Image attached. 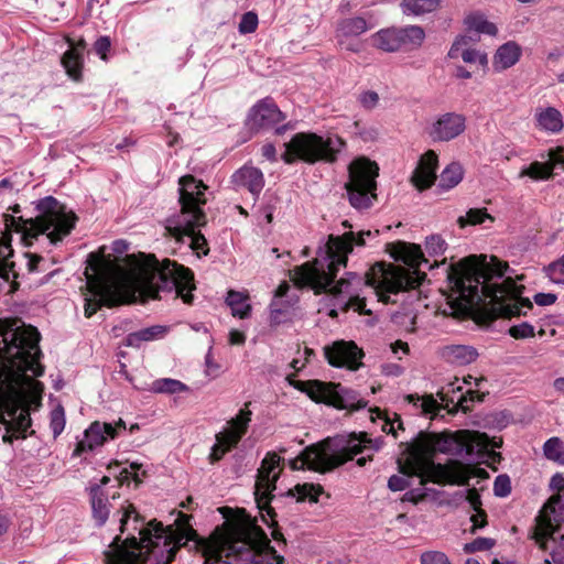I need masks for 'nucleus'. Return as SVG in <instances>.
Listing matches in <instances>:
<instances>
[{
  "mask_svg": "<svg viewBox=\"0 0 564 564\" xmlns=\"http://www.w3.org/2000/svg\"><path fill=\"white\" fill-rule=\"evenodd\" d=\"M40 333L18 318L0 319V423L4 443L25 437L31 410L42 399Z\"/></svg>",
  "mask_w": 564,
  "mask_h": 564,
  "instance_id": "1",
  "label": "nucleus"
},
{
  "mask_svg": "<svg viewBox=\"0 0 564 564\" xmlns=\"http://www.w3.org/2000/svg\"><path fill=\"white\" fill-rule=\"evenodd\" d=\"M85 269L89 297L85 301V316H93L100 306H113L122 300L126 284L148 299H161V292L175 293L184 303L193 301L195 290L194 276L189 269L165 259L154 257L138 264L129 273L106 261L102 257L90 253Z\"/></svg>",
  "mask_w": 564,
  "mask_h": 564,
  "instance_id": "2",
  "label": "nucleus"
},
{
  "mask_svg": "<svg viewBox=\"0 0 564 564\" xmlns=\"http://www.w3.org/2000/svg\"><path fill=\"white\" fill-rule=\"evenodd\" d=\"M85 269L89 297L85 301V316H93L100 306H113L122 300L126 284L148 299H161V292L175 293L184 303L193 301L195 290L194 276L189 269L165 259L154 257L138 264L129 273L106 261L102 257L90 253Z\"/></svg>",
  "mask_w": 564,
  "mask_h": 564,
  "instance_id": "3",
  "label": "nucleus"
},
{
  "mask_svg": "<svg viewBox=\"0 0 564 564\" xmlns=\"http://www.w3.org/2000/svg\"><path fill=\"white\" fill-rule=\"evenodd\" d=\"M512 273L506 262L494 256L465 258L448 267V301L459 310L488 302L497 317L529 316L534 307L530 299L522 296L525 288L520 282L524 276Z\"/></svg>",
  "mask_w": 564,
  "mask_h": 564,
  "instance_id": "4",
  "label": "nucleus"
},
{
  "mask_svg": "<svg viewBox=\"0 0 564 564\" xmlns=\"http://www.w3.org/2000/svg\"><path fill=\"white\" fill-rule=\"evenodd\" d=\"M155 533L169 536L175 544L173 557L181 546L194 542L204 560V564H283L284 560L270 545L267 533L258 527L225 522L217 527L208 539H202L188 523L176 529L164 528L162 523L149 522Z\"/></svg>",
  "mask_w": 564,
  "mask_h": 564,
  "instance_id": "5",
  "label": "nucleus"
},
{
  "mask_svg": "<svg viewBox=\"0 0 564 564\" xmlns=\"http://www.w3.org/2000/svg\"><path fill=\"white\" fill-rule=\"evenodd\" d=\"M391 257L408 268L394 264L377 263L366 278L357 273H347L330 290L334 297L333 305L341 311L354 310L360 314H371L366 306V293H372L378 301L395 303L399 293L419 284V271L423 263H427L417 245L397 242L391 246Z\"/></svg>",
  "mask_w": 564,
  "mask_h": 564,
  "instance_id": "6",
  "label": "nucleus"
},
{
  "mask_svg": "<svg viewBox=\"0 0 564 564\" xmlns=\"http://www.w3.org/2000/svg\"><path fill=\"white\" fill-rule=\"evenodd\" d=\"M485 434L459 430L455 432H420L413 442L408 443L406 454L399 459L400 471L405 476H416L421 482L463 485L468 480L464 466L444 467L435 465L432 457L436 453L454 456L471 455L476 445L482 443Z\"/></svg>",
  "mask_w": 564,
  "mask_h": 564,
  "instance_id": "7",
  "label": "nucleus"
},
{
  "mask_svg": "<svg viewBox=\"0 0 564 564\" xmlns=\"http://www.w3.org/2000/svg\"><path fill=\"white\" fill-rule=\"evenodd\" d=\"M121 532L130 531L124 541L117 536L104 552L106 564H169L173 560V544L169 536L153 533L132 505L123 508ZM154 532H156L154 530Z\"/></svg>",
  "mask_w": 564,
  "mask_h": 564,
  "instance_id": "8",
  "label": "nucleus"
},
{
  "mask_svg": "<svg viewBox=\"0 0 564 564\" xmlns=\"http://www.w3.org/2000/svg\"><path fill=\"white\" fill-rule=\"evenodd\" d=\"M35 218L23 219L4 215L6 230L19 235L25 247L39 245L42 248L55 246L74 229L77 217L73 210L53 196H46L36 204Z\"/></svg>",
  "mask_w": 564,
  "mask_h": 564,
  "instance_id": "9",
  "label": "nucleus"
},
{
  "mask_svg": "<svg viewBox=\"0 0 564 564\" xmlns=\"http://www.w3.org/2000/svg\"><path fill=\"white\" fill-rule=\"evenodd\" d=\"M378 230L345 232L341 236L330 235L326 243L319 247L317 257L313 262L296 267L292 273V281L299 288L310 286L316 293L330 286L337 272L347 264V256L354 247H364L369 238H375Z\"/></svg>",
  "mask_w": 564,
  "mask_h": 564,
  "instance_id": "10",
  "label": "nucleus"
},
{
  "mask_svg": "<svg viewBox=\"0 0 564 564\" xmlns=\"http://www.w3.org/2000/svg\"><path fill=\"white\" fill-rule=\"evenodd\" d=\"M382 442L368 438L366 433L337 435L324 442L305 448L301 455L290 460L292 469H311L315 471H327L352 459L358 454L377 452ZM371 454L357 459L359 466H364Z\"/></svg>",
  "mask_w": 564,
  "mask_h": 564,
  "instance_id": "11",
  "label": "nucleus"
},
{
  "mask_svg": "<svg viewBox=\"0 0 564 564\" xmlns=\"http://www.w3.org/2000/svg\"><path fill=\"white\" fill-rule=\"evenodd\" d=\"M181 210L166 219L165 229L180 243H188L194 251L207 253V241L199 228L206 224L203 206L206 204V186L192 175L180 178Z\"/></svg>",
  "mask_w": 564,
  "mask_h": 564,
  "instance_id": "12",
  "label": "nucleus"
},
{
  "mask_svg": "<svg viewBox=\"0 0 564 564\" xmlns=\"http://www.w3.org/2000/svg\"><path fill=\"white\" fill-rule=\"evenodd\" d=\"M285 151L282 155L285 163H293L302 160L307 163L317 161L334 162L337 154L343 150L345 142L335 134L325 138L312 132H301L293 135L290 142L285 143Z\"/></svg>",
  "mask_w": 564,
  "mask_h": 564,
  "instance_id": "13",
  "label": "nucleus"
},
{
  "mask_svg": "<svg viewBox=\"0 0 564 564\" xmlns=\"http://www.w3.org/2000/svg\"><path fill=\"white\" fill-rule=\"evenodd\" d=\"M536 520L538 540L549 551L543 564H564V496L554 498Z\"/></svg>",
  "mask_w": 564,
  "mask_h": 564,
  "instance_id": "14",
  "label": "nucleus"
},
{
  "mask_svg": "<svg viewBox=\"0 0 564 564\" xmlns=\"http://www.w3.org/2000/svg\"><path fill=\"white\" fill-rule=\"evenodd\" d=\"M346 189L350 204L358 209L368 208L375 198L379 167L367 158L355 159L348 166Z\"/></svg>",
  "mask_w": 564,
  "mask_h": 564,
  "instance_id": "15",
  "label": "nucleus"
},
{
  "mask_svg": "<svg viewBox=\"0 0 564 564\" xmlns=\"http://www.w3.org/2000/svg\"><path fill=\"white\" fill-rule=\"evenodd\" d=\"M290 383L318 403L333 405L337 409H361L366 406V402L358 398L356 391L340 383L319 380H291Z\"/></svg>",
  "mask_w": 564,
  "mask_h": 564,
  "instance_id": "16",
  "label": "nucleus"
},
{
  "mask_svg": "<svg viewBox=\"0 0 564 564\" xmlns=\"http://www.w3.org/2000/svg\"><path fill=\"white\" fill-rule=\"evenodd\" d=\"M280 462L281 457L278 454L269 453L258 469L254 498L262 519L267 524H269V521L262 511H267V514L272 518V509L269 507V502L272 498V492L276 488L275 482L280 474Z\"/></svg>",
  "mask_w": 564,
  "mask_h": 564,
  "instance_id": "17",
  "label": "nucleus"
},
{
  "mask_svg": "<svg viewBox=\"0 0 564 564\" xmlns=\"http://www.w3.org/2000/svg\"><path fill=\"white\" fill-rule=\"evenodd\" d=\"M482 382L484 379L471 376L462 380L455 378L454 381L442 387L438 395L447 405H453V408L467 412L476 401H482V395L479 393Z\"/></svg>",
  "mask_w": 564,
  "mask_h": 564,
  "instance_id": "18",
  "label": "nucleus"
},
{
  "mask_svg": "<svg viewBox=\"0 0 564 564\" xmlns=\"http://www.w3.org/2000/svg\"><path fill=\"white\" fill-rule=\"evenodd\" d=\"M124 430L126 423L121 419L116 423L95 421L85 430L83 437L77 442L73 455L80 456L86 452H93L109 440H115Z\"/></svg>",
  "mask_w": 564,
  "mask_h": 564,
  "instance_id": "19",
  "label": "nucleus"
},
{
  "mask_svg": "<svg viewBox=\"0 0 564 564\" xmlns=\"http://www.w3.org/2000/svg\"><path fill=\"white\" fill-rule=\"evenodd\" d=\"M285 120V115L278 108L275 102L265 98L257 102L249 111L248 124L252 130L274 128L275 134H283L292 128L290 123L278 126Z\"/></svg>",
  "mask_w": 564,
  "mask_h": 564,
  "instance_id": "20",
  "label": "nucleus"
},
{
  "mask_svg": "<svg viewBox=\"0 0 564 564\" xmlns=\"http://www.w3.org/2000/svg\"><path fill=\"white\" fill-rule=\"evenodd\" d=\"M324 352L330 366L349 370H357L364 357L362 350L351 340H336L325 346Z\"/></svg>",
  "mask_w": 564,
  "mask_h": 564,
  "instance_id": "21",
  "label": "nucleus"
},
{
  "mask_svg": "<svg viewBox=\"0 0 564 564\" xmlns=\"http://www.w3.org/2000/svg\"><path fill=\"white\" fill-rule=\"evenodd\" d=\"M372 25L362 17H350L337 22L335 39L337 44L352 53L360 52L361 47L354 39L366 33Z\"/></svg>",
  "mask_w": 564,
  "mask_h": 564,
  "instance_id": "22",
  "label": "nucleus"
},
{
  "mask_svg": "<svg viewBox=\"0 0 564 564\" xmlns=\"http://www.w3.org/2000/svg\"><path fill=\"white\" fill-rule=\"evenodd\" d=\"M291 288L286 282L279 285L270 304V324L281 325L292 321L295 315L297 296L289 294Z\"/></svg>",
  "mask_w": 564,
  "mask_h": 564,
  "instance_id": "23",
  "label": "nucleus"
},
{
  "mask_svg": "<svg viewBox=\"0 0 564 564\" xmlns=\"http://www.w3.org/2000/svg\"><path fill=\"white\" fill-rule=\"evenodd\" d=\"M466 129V119L457 112L440 115L429 128V135L434 141H451Z\"/></svg>",
  "mask_w": 564,
  "mask_h": 564,
  "instance_id": "24",
  "label": "nucleus"
},
{
  "mask_svg": "<svg viewBox=\"0 0 564 564\" xmlns=\"http://www.w3.org/2000/svg\"><path fill=\"white\" fill-rule=\"evenodd\" d=\"M557 169L564 171V147L550 150L547 162L535 161L523 167L520 172V177L528 176L534 181L547 180L552 172Z\"/></svg>",
  "mask_w": 564,
  "mask_h": 564,
  "instance_id": "25",
  "label": "nucleus"
},
{
  "mask_svg": "<svg viewBox=\"0 0 564 564\" xmlns=\"http://www.w3.org/2000/svg\"><path fill=\"white\" fill-rule=\"evenodd\" d=\"M533 126L545 134H560L564 130V116L556 107L538 106L533 112Z\"/></svg>",
  "mask_w": 564,
  "mask_h": 564,
  "instance_id": "26",
  "label": "nucleus"
},
{
  "mask_svg": "<svg viewBox=\"0 0 564 564\" xmlns=\"http://www.w3.org/2000/svg\"><path fill=\"white\" fill-rule=\"evenodd\" d=\"M109 480L108 476H104L99 481L91 480L88 487L93 519L98 527L104 525L110 514L108 495L102 489Z\"/></svg>",
  "mask_w": 564,
  "mask_h": 564,
  "instance_id": "27",
  "label": "nucleus"
},
{
  "mask_svg": "<svg viewBox=\"0 0 564 564\" xmlns=\"http://www.w3.org/2000/svg\"><path fill=\"white\" fill-rule=\"evenodd\" d=\"M437 154L427 151L420 160L413 175L412 182L419 189L429 188L436 180Z\"/></svg>",
  "mask_w": 564,
  "mask_h": 564,
  "instance_id": "28",
  "label": "nucleus"
},
{
  "mask_svg": "<svg viewBox=\"0 0 564 564\" xmlns=\"http://www.w3.org/2000/svg\"><path fill=\"white\" fill-rule=\"evenodd\" d=\"M231 180L237 188H247L253 196H258L264 186L261 170L251 165L240 167L232 174Z\"/></svg>",
  "mask_w": 564,
  "mask_h": 564,
  "instance_id": "29",
  "label": "nucleus"
},
{
  "mask_svg": "<svg viewBox=\"0 0 564 564\" xmlns=\"http://www.w3.org/2000/svg\"><path fill=\"white\" fill-rule=\"evenodd\" d=\"M252 412L246 408L241 409L235 417L228 422V427L220 432L227 441V446H236L246 434L251 422Z\"/></svg>",
  "mask_w": 564,
  "mask_h": 564,
  "instance_id": "30",
  "label": "nucleus"
},
{
  "mask_svg": "<svg viewBox=\"0 0 564 564\" xmlns=\"http://www.w3.org/2000/svg\"><path fill=\"white\" fill-rule=\"evenodd\" d=\"M521 55V46L514 41H508L497 48L492 57V66L497 72L508 69L519 62Z\"/></svg>",
  "mask_w": 564,
  "mask_h": 564,
  "instance_id": "31",
  "label": "nucleus"
},
{
  "mask_svg": "<svg viewBox=\"0 0 564 564\" xmlns=\"http://www.w3.org/2000/svg\"><path fill=\"white\" fill-rule=\"evenodd\" d=\"M463 24L470 35L479 39L481 34L495 36L498 33L496 24L488 21L487 17L479 11L466 14Z\"/></svg>",
  "mask_w": 564,
  "mask_h": 564,
  "instance_id": "32",
  "label": "nucleus"
},
{
  "mask_svg": "<svg viewBox=\"0 0 564 564\" xmlns=\"http://www.w3.org/2000/svg\"><path fill=\"white\" fill-rule=\"evenodd\" d=\"M442 357L454 365H468L478 357L477 350L467 345H448L442 349Z\"/></svg>",
  "mask_w": 564,
  "mask_h": 564,
  "instance_id": "33",
  "label": "nucleus"
},
{
  "mask_svg": "<svg viewBox=\"0 0 564 564\" xmlns=\"http://www.w3.org/2000/svg\"><path fill=\"white\" fill-rule=\"evenodd\" d=\"M83 45H70L69 48L63 54L62 65L66 74L74 80L82 79V68L84 65Z\"/></svg>",
  "mask_w": 564,
  "mask_h": 564,
  "instance_id": "34",
  "label": "nucleus"
},
{
  "mask_svg": "<svg viewBox=\"0 0 564 564\" xmlns=\"http://www.w3.org/2000/svg\"><path fill=\"white\" fill-rule=\"evenodd\" d=\"M226 304L229 306L232 316L245 319L250 317L252 306L247 292L230 290L226 296Z\"/></svg>",
  "mask_w": 564,
  "mask_h": 564,
  "instance_id": "35",
  "label": "nucleus"
},
{
  "mask_svg": "<svg viewBox=\"0 0 564 564\" xmlns=\"http://www.w3.org/2000/svg\"><path fill=\"white\" fill-rule=\"evenodd\" d=\"M372 44L377 48L392 53L400 51V39L398 34V28L382 29L376 32L372 36Z\"/></svg>",
  "mask_w": 564,
  "mask_h": 564,
  "instance_id": "36",
  "label": "nucleus"
},
{
  "mask_svg": "<svg viewBox=\"0 0 564 564\" xmlns=\"http://www.w3.org/2000/svg\"><path fill=\"white\" fill-rule=\"evenodd\" d=\"M400 50H414L422 45L425 39V31L420 25H406L398 28Z\"/></svg>",
  "mask_w": 564,
  "mask_h": 564,
  "instance_id": "37",
  "label": "nucleus"
},
{
  "mask_svg": "<svg viewBox=\"0 0 564 564\" xmlns=\"http://www.w3.org/2000/svg\"><path fill=\"white\" fill-rule=\"evenodd\" d=\"M441 0H402L401 11L408 17H420L436 11Z\"/></svg>",
  "mask_w": 564,
  "mask_h": 564,
  "instance_id": "38",
  "label": "nucleus"
},
{
  "mask_svg": "<svg viewBox=\"0 0 564 564\" xmlns=\"http://www.w3.org/2000/svg\"><path fill=\"white\" fill-rule=\"evenodd\" d=\"M405 400L413 405L417 413L425 416L433 417L441 409L437 400L431 394L422 397L419 394H408Z\"/></svg>",
  "mask_w": 564,
  "mask_h": 564,
  "instance_id": "39",
  "label": "nucleus"
},
{
  "mask_svg": "<svg viewBox=\"0 0 564 564\" xmlns=\"http://www.w3.org/2000/svg\"><path fill=\"white\" fill-rule=\"evenodd\" d=\"M166 328L161 325L145 327L140 330L130 333L126 337V345L130 347H139L142 341H150L164 336Z\"/></svg>",
  "mask_w": 564,
  "mask_h": 564,
  "instance_id": "40",
  "label": "nucleus"
},
{
  "mask_svg": "<svg viewBox=\"0 0 564 564\" xmlns=\"http://www.w3.org/2000/svg\"><path fill=\"white\" fill-rule=\"evenodd\" d=\"M543 456L545 459L558 465L564 466V440L558 436L547 438L542 447Z\"/></svg>",
  "mask_w": 564,
  "mask_h": 564,
  "instance_id": "41",
  "label": "nucleus"
},
{
  "mask_svg": "<svg viewBox=\"0 0 564 564\" xmlns=\"http://www.w3.org/2000/svg\"><path fill=\"white\" fill-rule=\"evenodd\" d=\"M463 175V166L457 162H452L441 173L438 186L443 189H451L460 183Z\"/></svg>",
  "mask_w": 564,
  "mask_h": 564,
  "instance_id": "42",
  "label": "nucleus"
},
{
  "mask_svg": "<svg viewBox=\"0 0 564 564\" xmlns=\"http://www.w3.org/2000/svg\"><path fill=\"white\" fill-rule=\"evenodd\" d=\"M152 391L155 393L177 394L188 391V387L180 380L162 378L152 382Z\"/></svg>",
  "mask_w": 564,
  "mask_h": 564,
  "instance_id": "43",
  "label": "nucleus"
},
{
  "mask_svg": "<svg viewBox=\"0 0 564 564\" xmlns=\"http://www.w3.org/2000/svg\"><path fill=\"white\" fill-rule=\"evenodd\" d=\"M478 41V36H473L470 34L457 35L447 52V57L449 59L458 58L465 50H469L471 47V44Z\"/></svg>",
  "mask_w": 564,
  "mask_h": 564,
  "instance_id": "44",
  "label": "nucleus"
},
{
  "mask_svg": "<svg viewBox=\"0 0 564 564\" xmlns=\"http://www.w3.org/2000/svg\"><path fill=\"white\" fill-rule=\"evenodd\" d=\"M290 492L300 501L308 500L311 502H316L318 500V496L323 492V489L321 486L305 482L296 485L294 489L290 490Z\"/></svg>",
  "mask_w": 564,
  "mask_h": 564,
  "instance_id": "45",
  "label": "nucleus"
},
{
  "mask_svg": "<svg viewBox=\"0 0 564 564\" xmlns=\"http://www.w3.org/2000/svg\"><path fill=\"white\" fill-rule=\"evenodd\" d=\"M66 419L64 408L58 404L50 413V429L53 437L57 438L65 429Z\"/></svg>",
  "mask_w": 564,
  "mask_h": 564,
  "instance_id": "46",
  "label": "nucleus"
},
{
  "mask_svg": "<svg viewBox=\"0 0 564 564\" xmlns=\"http://www.w3.org/2000/svg\"><path fill=\"white\" fill-rule=\"evenodd\" d=\"M466 64H478L481 67L488 65V55L486 52L470 47L465 50L459 56Z\"/></svg>",
  "mask_w": 564,
  "mask_h": 564,
  "instance_id": "47",
  "label": "nucleus"
},
{
  "mask_svg": "<svg viewBox=\"0 0 564 564\" xmlns=\"http://www.w3.org/2000/svg\"><path fill=\"white\" fill-rule=\"evenodd\" d=\"M545 273L553 283L564 284V256L550 263L545 268Z\"/></svg>",
  "mask_w": 564,
  "mask_h": 564,
  "instance_id": "48",
  "label": "nucleus"
},
{
  "mask_svg": "<svg viewBox=\"0 0 564 564\" xmlns=\"http://www.w3.org/2000/svg\"><path fill=\"white\" fill-rule=\"evenodd\" d=\"M445 240L438 235H432L425 240V250L432 257L441 256L446 250Z\"/></svg>",
  "mask_w": 564,
  "mask_h": 564,
  "instance_id": "49",
  "label": "nucleus"
},
{
  "mask_svg": "<svg viewBox=\"0 0 564 564\" xmlns=\"http://www.w3.org/2000/svg\"><path fill=\"white\" fill-rule=\"evenodd\" d=\"M486 219H491V217L485 209H469L465 217H459V223L462 226L478 225L482 224Z\"/></svg>",
  "mask_w": 564,
  "mask_h": 564,
  "instance_id": "50",
  "label": "nucleus"
},
{
  "mask_svg": "<svg viewBox=\"0 0 564 564\" xmlns=\"http://www.w3.org/2000/svg\"><path fill=\"white\" fill-rule=\"evenodd\" d=\"M225 441H227V437H225V435H223L221 433H218L216 435V443L212 447V452H210V455H209V458H210V460L213 463L214 462H218L219 459H221L223 456L228 451H230L231 448L235 447V446H227V444H225Z\"/></svg>",
  "mask_w": 564,
  "mask_h": 564,
  "instance_id": "51",
  "label": "nucleus"
},
{
  "mask_svg": "<svg viewBox=\"0 0 564 564\" xmlns=\"http://www.w3.org/2000/svg\"><path fill=\"white\" fill-rule=\"evenodd\" d=\"M258 23V15L254 12L249 11L242 14L238 30L241 34H249L257 30Z\"/></svg>",
  "mask_w": 564,
  "mask_h": 564,
  "instance_id": "52",
  "label": "nucleus"
},
{
  "mask_svg": "<svg viewBox=\"0 0 564 564\" xmlns=\"http://www.w3.org/2000/svg\"><path fill=\"white\" fill-rule=\"evenodd\" d=\"M403 430V422L397 413H394L392 417H390L388 414H384L382 423L383 432H386L387 434H391L394 437H398V431Z\"/></svg>",
  "mask_w": 564,
  "mask_h": 564,
  "instance_id": "53",
  "label": "nucleus"
},
{
  "mask_svg": "<svg viewBox=\"0 0 564 564\" xmlns=\"http://www.w3.org/2000/svg\"><path fill=\"white\" fill-rule=\"evenodd\" d=\"M495 545V540L489 538H477L464 545L465 553H475L479 551H488Z\"/></svg>",
  "mask_w": 564,
  "mask_h": 564,
  "instance_id": "54",
  "label": "nucleus"
},
{
  "mask_svg": "<svg viewBox=\"0 0 564 564\" xmlns=\"http://www.w3.org/2000/svg\"><path fill=\"white\" fill-rule=\"evenodd\" d=\"M509 334L516 339L530 338L534 336V327L530 323L523 322L511 326L509 328Z\"/></svg>",
  "mask_w": 564,
  "mask_h": 564,
  "instance_id": "55",
  "label": "nucleus"
},
{
  "mask_svg": "<svg viewBox=\"0 0 564 564\" xmlns=\"http://www.w3.org/2000/svg\"><path fill=\"white\" fill-rule=\"evenodd\" d=\"M494 492L497 497H507L511 492V481L509 476L499 475L494 482Z\"/></svg>",
  "mask_w": 564,
  "mask_h": 564,
  "instance_id": "56",
  "label": "nucleus"
},
{
  "mask_svg": "<svg viewBox=\"0 0 564 564\" xmlns=\"http://www.w3.org/2000/svg\"><path fill=\"white\" fill-rule=\"evenodd\" d=\"M550 486L556 490V494L552 495L547 502L544 505L540 513H542L551 503L554 498H562L564 496V477L561 474H555L551 478Z\"/></svg>",
  "mask_w": 564,
  "mask_h": 564,
  "instance_id": "57",
  "label": "nucleus"
},
{
  "mask_svg": "<svg viewBox=\"0 0 564 564\" xmlns=\"http://www.w3.org/2000/svg\"><path fill=\"white\" fill-rule=\"evenodd\" d=\"M421 564H451L448 557L440 551H427L421 555Z\"/></svg>",
  "mask_w": 564,
  "mask_h": 564,
  "instance_id": "58",
  "label": "nucleus"
},
{
  "mask_svg": "<svg viewBox=\"0 0 564 564\" xmlns=\"http://www.w3.org/2000/svg\"><path fill=\"white\" fill-rule=\"evenodd\" d=\"M379 101V96L373 90H367L359 95V102L366 109H373Z\"/></svg>",
  "mask_w": 564,
  "mask_h": 564,
  "instance_id": "59",
  "label": "nucleus"
},
{
  "mask_svg": "<svg viewBox=\"0 0 564 564\" xmlns=\"http://www.w3.org/2000/svg\"><path fill=\"white\" fill-rule=\"evenodd\" d=\"M124 479L131 478L135 482H141L142 477L144 476L145 471L142 469V465L138 463H131L130 464V470L124 469L123 473Z\"/></svg>",
  "mask_w": 564,
  "mask_h": 564,
  "instance_id": "60",
  "label": "nucleus"
},
{
  "mask_svg": "<svg viewBox=\"0 0 564 564\" xmlns=\"http://www.w3.org/2000/svg\"><path fill=\"white\" fill-rule=\"evenodd\" d=\"M409 485L408 478L404 476L393 475L388 480V487L392 491L404 490Z\"/></svg>",
  "mask_w": 564,
  "mask_h": 564,
  "instance_id": "61",
  "label": "nucleus"
},
{
  "mask_svg": "<svg viewBox=\"0 0 564 564\" xmlns=\"http://www.w3.org/2000/svg\"><path fill=\"white\" fill-rule=\"evenodd\" d=\"M111 43L108 36L99 37L94 45L95 52L102 58L106 59L107 52L110 50Z\"/></svg>",
  "mask_w": 564,
  "mask_h": 564,
  "instance_id": "62",
  "label": "nucleus"
},
{
  "mask_svg": "<svg viewBox=\"0 0 564 564\" xmlns=\"http://www.w3.org/2000/svg\"><path fill=\"white\" fill-rule=\"evenodd\" d=\"M533 299L539 306H550L555 303L557 296L554 293H536Z\"/></svg>",
  "mask_w": 564,
  "mask_h": 564,
  "instance_id": "63",
  "label": "nucleus"
},
{
  "mask_svg": "<svg viewBox=\"0 0 564 564\" xmlns=\"http://www.w3.org/2000/svg\"><path fill=\"white\" fill-rule=\"evenodd\" d=\"M476 513L471 516V522L474 529H481L486 524V513L481 509L475 510Z\"/></svg>",
  "mask_w": 564,
  "mask_h": 564,
  "instance_id": "64",
  "label": "nucleus"
}]
</instances>
